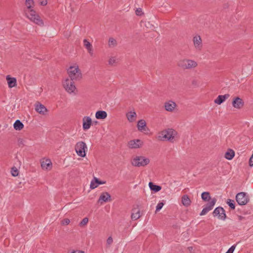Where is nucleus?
Masks as SVG:
<instances>
[{
	"instance_id": "1",
	"label": "nucleus",
	"mask_w": 253,
	"mask_h": 253,
	"mask_svg": "<svg viewBox=\"0 0 253 253\" xmlns=\"http://www.w3.org/2000/svg\"><path fill=\"white\" fill-rule=\"evenodd\" d=\"M177 134L175 130L169 128L160 131L157 138L160 141L171 142L173 141Z\"/></svg>"
},
{
	"instance_id": "2",
	"label": "nucleus",
	"mask_w": 253,
	"mask_h": 253,
	"mask_svg": "<svg viewBox=\"0 0 253 253\" xmlns=\"http://www.w3.org/2000/svg\"><path fill=\"white\" fill-rule=\"evenodd\" d=\"M69 79L79 81L82 78V74L77 63L72 64L67 70Z\"/></svg>"
},
{
	"instance_id": "3",
	"label": "nucleus",
	"mask_w": 253,
	"mask_h": 253,
	"mask_svg": "<svg viewBox=\"0 0 253 253\" xmlns=\"http://www.w3.org/2000/svg\"><path fill=\"white\" fill-rule=\"evenodd\" d=\"M25 13L26 17L31 22L40 26H44L43 20L35 10H25Z\"/></svg>"
},
{
	"instance_id": "4",
	"label": "nucleus",
	"mask_w": 253,
	"mask_h": 253,
	"mask_svg": "<svg viewBox=\"0 0 253 253\" xmlns=\"http://www.w3.org/2000/svg\"><path fill=\"white\" fill-rule=\"evenodd\" d=\"M177 65L184 69H191L197 67V62L192 59L184 58L178 61Z\"/></svg>"
},
{
	"instance_id": "5",
	"label": "nucleus",
	"mask_w": 253,
	"mask_h": 253,
	"mask_svg": "<svg viewBox=\"0 0 253 253\" xmlns=\"http://www.w3.org/2000/svg\"><path fill=\"white\" fill-rule=\"evenodd\" d=\"M150 160L144 156H135L132 158L131 164L137 167H145L149 164Z\"/></svg>"
},
{
	"instance_id": "6",
	"label": "nucleus",
	"mask_w": 253,
	"mask_h": 253,
	"mask_svg": "<svg viewBox=\"0 0 253 253\" xmlns=\"http://www.w3.org/2000/svg\"><path fill=\"white\" fill-rule=\"evenodd\" d=\"M75 151L77 154L81 157H85L87 147L86 143L83 141L78 142L75 146Z\"/></svg>"
},
{
	"instance_id": "7",
	"label": "nucleus",
	"mask_w": 253,
	"mask_h": 253,
	"mask_svg": "<svg viewBox=\"0 0 253 253\" xmlns=\"http://www.w3.org/2000/svg\"><path fill=\"white\" fill-rule=\"evenodd\" d=\"M73 80L66 78L63 81V86L66 91L69 93H75L76 91V87Z\"/></svg>"
},
{
	"instance_id": "8",
	"label": "nucleus",
	"mask_w": 253,
	"mask_h": 253,
	"mask_svg": "<svg viewBox=\"0 0 253 253\" xmlns=\"http://www.w3.org/2000/svg\"><path fill=\"white\" fill-rule=\"evenodd\" d=\"M41 166L42 170L50 171L52 169V163L50 159L48 158H42L40 160Z\"/></svg>"
},
{
	"instance_id": "9",
	"label": "nucleus",
	"mask_w": 253,
	"mask_h": 253,
	"mask_svg": "<svg viewBox=\"0 0 253 253\" xmlns=\"http://www.w3.org/2000/svg\"><path fill=\"white\" fill-rule=\"evenodd\" d=\"M245 105V102L241 98L236 96L234 97L232 101V105L234 107V108L240 110L243 108Z\"/></svg>"
},
{
	"instance_id": "10",
	"label": "nucleus",
	"mask_w": 253,
	"mask_h": 253,
	"mask_svg": "<svg viewBox=\"0 0 253 253\" xmlns=\"http://www.w3.org/2000/svg\"><path fill=\"white\" fill-rule=\"evenodd\" d=\"M236 199L240 205H245L249 201L248 197L245 192L238 193L236 196Z\"/></svg>"
},
{
	"instance_id": "11",
	"label": "nucleus",
	"mask_w": 253,
	"mask_h": 253,
	"mask_svg": "<svg viewBox=\"0 0 253 253\" xmlns=\"http://www.w3.org/2000/svg\"><path fill=\"white\" fill-rule=\"evenodd\" d=\"M143 144L142 140L135 139L129 141L127 143V147L130 149H138L142 147Z\"/></svg>"
},
{
	"instance_id": "12",
	"label": "nucleus",
	"mask_w": 253,
	"mask_h": 253,
	"mask_svg": "<svg viewBox=\"0 0 253 253\" xmlns=\"http://www.w3.org/2000/svg\"><path fill=\"white\" fill-rule=\"evenodd\" d=\"M164 107L166 111L169 112H173L176 109L177 104L173 100H169L164 103Z\"/></svg>"
},
{
	"instance_id": "13",
	"label": "nucleus",
	"mask_w": 253,
	"mask_h": 253,
	"mask_svg": "<svg viewBox=\"0 0 253 253\" xmlns=\"http://www.w3.org/2000/svg\"><path fill=\"white\" fill-rule=\"evenodd\" d=\"M193 45L195 49L200 51L203 47L202 40L199 35H196L193 38Z\"/></svg>"
},
{
	"instance_id": "14",
	"label": "nucleus",
	"mask_w": 253,
	"mask_h": 253,
	"mask_svg": "<svg viewBox=\"0 0 253 253\" xmlns=\"http://www.w3.org/2000/svg\"><path fill=\"white\" fill-rule=\"evenodd\" d=\"M126 116L129 123H133L136 121L137 115L134 109H132L126 113Z\"/></svg>"
},
{
	"instance_id": "15",
	"label": "nucleus",
	"mask_w": 253,
	"mask_h": 253,
	"mask_svg": "<svg viewBox=\"0 0 253 253\" xmlns=\"http://www.w3.org/2000/svg\"><path fill=\"white\" fill-rule=\"evenodd\" d=\"M216 201V200L215 198H213L212 200H211L209 203H207L206 207L203 209L200 215L201 216L204 215L209 211L213 209Z\"/></svg>"
},
{
	"instance_id": "16",
	"label": "nucleus",
	"mask_w": 253,
	"mask_h": 253,
	"mask_svg": "<svg viewBox=\"0 0 253 253\" xmlns=\"http://www.w3.org/2000/svg\"><path fill=\"white\" fill-rule=\"evenodd\" d=\"M214 216H217L218 218L221 220H225L226 218V214L223 208L221 207L216 208L213 212Z\"/></svg>"
},
{
	"instance_id": "17",
	"label": "nucleus",
	"mask_w": 253,
	"mask_h": 253,
	"mask_svg": "<svg viewBox=\"0 0 253 253\" xmlns=\"http://www.w3.org/2000/svg\"><path fill=\"white\" fill-rule=\"evenodd\" d=\"M137 128L139 131L142 132L146 133L149 131L146 123L143 119H141L137 122Z\"/></svg>"
},
{
	"instance_id": "18",
	"label": "nucleus",
	"mask_w": 253,
	"mask_h": 253,
	"mask_svg": "<svg viewBox=\"0 0 253 253\" xmlns=\"http://www.w3.org/2000/svg\"><path fill=\"white\" fill-rule=\"evenodd\" d=\"M92 125V120L89 116H84L83 118V129L86 131L89 129Z\"/></svg>"
},
{
	"instance_id": "19",
	"label": "nucleus",
	"mask_w": 253,
	"mask_h": 253,
	"mask_svg": "<svg viewBox=\"0 0 253 253\" xmlns=\"http://www.w3.org/2000/svg\"><path fill=\"white\" fill-rule=\"evenodd\" d=\"M83 44L90 56H93L94 54V49L92 44L86 39L83 40Z\"/></svg>"
},
{
	"instance_id": "20",
	"label": "nucleus",
	"mask_w": 253,
	"mask_h": 253,
	"mask_svg": "<svg viewBox=\"0 0 253 253\" xmlns=\"http://www.w3.org/2000/svg\"><path fill=\"white\" fill-rule=\"evenodd\" d=\"M35 110L40 114L46 115L48 112L47 108L40 103H37L35 105Z\"/></svg>"
},
{
	"instance_id": "21",
	"label": "nucleus",
	"mask_w": 253,
	"mask_h": 253,
	"mask_svg": "<svg viewBox=\"0 0 253 253\" xmlns=\"http://www.w3.org/2000/svg\"><path fill=\"white\" fill-rule=\"evenodd\" d=\"M6 80L9 88H12L17 85V80L15 78L11 77L9 75H7L6 76Z\"/></svg>"
},
{
	"instance_id": "22",
	"label": "nucleus",
	"mask_w": 253,
	"mask_h": 253,
	"mask_svg": "<svg viewBox=\"0 0 253 253\" xmlns=\"http://www.w3.org/2000/svg\"><path fill=\"white\" fill-rule=\"evenodd\" d=\"M230 96L229 94H225L224 95H219L217 98L214 100L215 104L217 105H220L223 103L226 99H227Z\"/></svg>"
},
{
	"instance_id": "23",
	"label": "nucleus",
	"mask_w": 253,
	"mask_h": 253,
	"mask_svg": "<svg viewBox=\"0 0 253 253\" xmlns=\"http://www.w3.org/2000/svg\"><path fill=\"white\" fill-rule=\"evenodd\" d=\"M110 200L111 195L109 193L106 192L101 193L98 199V202L101 203L102 204V202H107Z\"/></svg>"
},
{
	"instance_id": "24",
	"label": "nucleus",
	"mask_w": 253,
	"mask_h": 253,
	"mask_svg": "<svg viewBox=\"0 0 253 253\" xmlns=\"http://www.w3.org/2000/svg\"><path fill=\"white\" fill-rule=\"evenodd\" d=\"M141 217L140 211L138 208H133L132 210L131 218L133 220H136Z\"/></svg>"
},
{
	"instance_id": "25",
	"label": "nucleus",
	"mask_w": 253,
	"mask_h": 253,
	"mask_svg": "<svg viewBox=\"0 0 253 253\" xmlns=\"http://www.w3.org/2000/svg\"><path fill=\"white\" fill-rule=\"evenodd\" d=\"M181 203L184 207H188L191 205V201L187 195H184L181 197Z\"/></svg>"
},
{
	"instance_id": "26",
	"label": "nucleus",
	"mask_w": 253,
	"mask_h": 253,
	"mask_svg": "<svg viewBox=\"0 0 253 253\" xmlns=\"http://www.w3.org/2000/svg\"><path fill=\"white\" fill-rule=\"evenodd\" d=\"M95 118L99 120H104L107 117V113L104 111H98L95 113Z\"/></svg>"
},
{
	"instance_id": "27",
	"label": "nucleus",
	"mask_w": 253,
	"mask_h": 253,
	"mask_svg": "<svg viewBox=\"0 0 253 253\" xmlns=\"http://www.w3.org/2000/svg\"><path fill=\"white\" fill-rule=\"evenodd\" d=\"M25 6L26 7L25 10H34L33 8L35 6L34 0H26Z\"/></svg>"
},
{
	"instance_id": "28",
	"label": "nucleus",
	"mask_w": 253,
	"mask_h": 253,
	"mask_svg": "<svg viewBox=\"0 0 253 253\" xmlns=\"http://www.w3.org/2000/svg\"><path fill=\"white\" fill-rule=\"evenodd\" d=\"M14 129L16 130H21L24 127V125L20 120H16L13 125Z\"/></svg>"
},
{
	"instance_id": "29",
	"label": "nucleus",
	"mask_w": 253,
	"mask_h": 253,
	"mask_svg": "<svg viewBox=\"0 0 253 253\" xmlns=\"http://www.w3.org/2000/svg\"><path fill=\"white\" fill-rule=\"evenodd\" d=\"M235 156V152L232 149H228L225 153V158L229 160H232Z\"/></svg>"
},
{
	"instance_id": "30",
	"label": "nucleus",
	"mask_w": 253,
	"mask_h": 253,
	"mask_svg": "<svg viewBox=\"0 0 253 253\" xmlns=\"http://www.w3.org/2000/svg\"><path fill=\"white\" fill-rule=\"evenodd\" d=\"M149 186L150 189L155 192H158L160 191L162 189L160 186L155 185L151 182L149 183Z\"/></svg>"
},
{
	"instance_id": "31",
	"label": "nucleus",
	"mask_w": 253,
	"mask_h": 253,
	"mask_svg": "<svg viewBox=\"0 0 253 253\" xmlns=\"http://www.w3.org/2000/svg\"><path fill=\"white\" fill-rule=\"evenodd\" d=\"M201 197L203 200L206 202H208V203L213 199L211 198L210 195V193L208 192H204L202 193L201 195Z\"/></svg>"
},
{
	"instance_id": "32",
	"label": "nucleus",
	"mask_w": 253,
	"mask_h": 253,
	"mask_svg": "<svg viewBox=\"0 0 253 253\" xmlns=\"http://www.w3.org/2000/svg\"><path fill=\"white\" fill-rule=\"evenodd\" d=\"M98 178L94 177L93 179L91 181L90 184V188L91 189H94L98 186Z\"/></svg>"
},
{
	"instance_id": "33",
	"label": "nucleus",
	"mask_w": 253,
	"mask_h": 253,
	"mask_svg": "<svg viewBox=\"0 0 253 253\" xmlns=\"http://www.w3.org/2000/svg\"><path fill=\"white\" fill-rule=\"evenodd\" d=\"M117 44V42L116 39L113 38H110L108 41V46L109 47H114Z\"/></svg>"
},
{
	"instance_id": "34",
	"label": "nucleus",
	"mask_w": 253,
	"mask_h": 253,
	"mask_svg": "<svg viewBox=\"0 0 253 253\" xmlns=\"http://www.w3.org/2000/svg\"><path fill=\"white\" fill-rule=\"evenodd\" d=\"M118 58L116 56H111L108 60V64L111 66H114L117 62Z\"/></svg>"
},
{
	"instance_id": "35",
	"label": "nucleus",
	"mask_w": 253,
	"mask_h": 253,
	"mask_svg": "<svg viewBox=\"0 0 253 253\" xmlns=\"http://www.w3.org/2000/svg\"><path fill=\"white\" fill-rule=\"evenodd\" d=\"M88 222V218L87 217H84L79 223V225L81 227H84L86 226Z\"/></svg>"
},
{
	"instance_id": "36",
	"label": "nucleus",
	"mask_w": 253,
	"mask_h": 253,
	"mask_svg": "<svg viewBox=\"0 0 253 253\" xmlns=\"http://www.w3.org/2000/svg\"><path fill=\"white\" fill-rule=\"evenodd\" d=\"M11 173L12 176H17L19 174V171L16 167H14L11 169Z\"/></svg>"
},
{
	"instance_id": "37",
	"label": "nucleus",
	"mask_w": 253,
	"mask_h": 253,
	"mask_svg": "<svg viewBox=\"0 0 253 253\" xmlns=\"http://www.w3.org/2000/svg\"><path fill=\"white\" fill-rule=\"evenodd\" d=\"M227 204L232 209H235V207L234 205V201L233 200L231 199H228L227 201Z\"/></svg>"
},
{
	"instance_id": "38",
	"label": "nucleus",
	"mask_w": 253,
	"mask_h": 253,
	"mask_svg": "<svg viewBox=\"0 0 253 253\" xmlns=\"http://www.w3.org/2000/svg\"><path fill=\"white\" fill-rule=\"evenodd\" d=\"M164 205V203L162 202L159 203L156 206V212H158L160 210H161L163 208Z\"/></svg>"
},
{
	"instance_id": "39",
	"label": "nucleus",
	"mask_w": 253,
	"mask_h": 253,
	"mask_svg": "<svg viewBox=\"0 0 253 253\" xmlns=\"http://www.w3.org/2000/svg\"><path fill=\"white\" fill-rule=\"evenodd\" d=\"M113 242V238L111 236L109 237L106 240L107 245L110 246Z\"/></svg>"
},
{
	"instance_id": "40",
	"label": "nucleus",
	"mask_w": 253,
	"mask_h": 253,
	"mask_svg": "<svg viewBox=\"0 0 253 253\" xmlns=\"http://www.w3.org/2000/svg\"><path fill=\"white\" fill-rule=\"evenodd\" d=\"M135 14L137 16H141L143 14L142 9L140 8H137L135 10Z\"/></svg>"
},
{
	"instance_id": "41",
	"label": "nucleus",
	"mask_w": 253,
	"mask_h": 253,
	"mask_svg": "<svg viewBox=\"0 0 253 253\" xmlns=\"http://www.w3.org/2000/svg\"><path fill=\"white\" fill-rule=\"evenodd\" d=\"M70 222V220L68 218H65L62 220L61 223L62 225H68Z\"/></svg>"
},
{
	"instance_id": "42",
	"label": "nucleus",
	"mask_w": 253,
	"mask_h": 253,
	"mask_svg": "<svg viewBox=\"0 0 253 253\" xmlns=\"http://www.w3.org/2000/svg\"><path fill=\"white\" fill-rule=\"evenodd\" d=\"M236 245H234L232 246L227 251L226 253H233L236 248Z\"/></svg>"
},
{
	"instance_id": "43",
	"label": "nucleus",
	"mask_w": 253,
	"mask_h": 253,
	"mask_svg": "<svg viewBox=\"0 0 253 253\" xmlns=\"http://www.w3.org/2000/svg\"><path fill=\"white\" fill-rule=\"evenodd\" d=\"M39 3L40 5L42 6H45L47 3V0H39Z\"/></svg>"
},
{
	"instance_id": "44",
	"label": "nucleus",
	"mask_w": 253,
	"mask_h": 253,
	"mask_svg": "<svg viewBox=\"0 0 253 253\" xmlns=\"http://www.w3.org/2000/svg\"><path fill=\"white\" fill-rule=\"evenodd\" d=\"M68 253H85V252L81 250H72L68 252Z\"/></svg>"
},
{
	"instance_id": "45",
	"label": "nucleus",
	"mask_w": 253,
	"mask_h": 253,
	"mask_svg": "<svg viewBox=\"0 0 253 253\" xmlns=\"http://www.w3.org/2000/svg\"><path fill=\"white\" fill-rule=\"evenodd\" d=\"M98 185L104 184L106 183V181H100L98 179Z\"/></svg>"
},
{
	"instance_id": "46",
	"label": "nucleus",
	"mask_w": 253,
	"mask_h": 253,
	"mask_svg": "<svg viewBox=\"0 0 253 253\" xmlns=\"http://www.w3.org/2000/svg\"><path fill=\"white\" fill-rule=\"evenodd\" d=\"M239 219H240V220H241V218H242V217H241V216H239Z\"/></svg>"
},
{
	"instance_id": "47",
	"label": "nucleus",
	"mask_w": 253,
	"mask_h": 253,
	"mask_svg": "<svg viewBox=\"0 0 253 253\" xmlns=\"http://www.w3.org/2000/svg\"><path fill=\"white\" fill-rule=\"evenodd\" d=\"M189 249H192V247L189 248Z\"/></svg>"
}]
</instances>
